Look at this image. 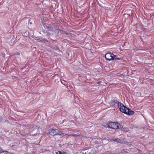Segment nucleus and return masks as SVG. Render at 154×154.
I'll use <instances>...</instances> for the list:
<instances>
[{
    "label": "nucleus",
    "mask_w": 154,
    "mask_h": 154,
    "mask_svg": "<svg viewBox=\"0 0 154 154\" xmlns=\"http://www.w3.org/2000/svg\"><path fill=\"white\" fill-rule=\"evenodd\" d=\"M119 124L116 122H110L107 124V127L108 128L113 129H116L119 128Z\"/></svg>",
    "instance_id": "nucleus-1"
},
{
    "label": "nucleus",
    "mask_w": 154,
    "mask_h": 154,
    "mask_svg": "<svg viewBox=\"0 0 154 154\" xmlns=\"http://www.w3.org/2000/svg\"><path fill=\"white\" fill-rule=\"evenodd\" d=\"M118 106L121 112L124 113H126L128 108L125 106L122 103H118Z\"/></svg>",
    "instance_id": "nucleus-2"
},
{
    "label": "nucleus",
    "mask_w": 154,
    "mask_h": 154,
    "mask_svg": "<svg viewBox=\"0 0 154 154\" xmlns=\"http://www.w3.org/2000/svg\"><path fill=\"white\" fill-rule=\"evenodd\" d=\"M113 55H114L113 54L108 53L106 54L105 57L106 60L111 61L114 60V58H113Z\"/></svg>",
    "instance_id": "nucleus-3"
},
{
    "label": "nucleus",
    "mask_w": 154,
    "mask_h": 154,
    "mask_svg": "<svg viewBox=\"0 0 154 154\" xmlns=\"http://www.w3.org/2000/svg\"><path fill=\"white\" fill-rule=\"evenodd\" d=\"M95 152V150L94 149L89 148L83 151L82 153L83 154H94Z\"/></svg>",
    "instance_id": "nucleus-4"
},
{
    "label": "nucleus",
    "mask_w": 154,
    "mask_h": 154,
    "mask_svg": "<svg viewBox=\"0 0 154 154\" xmlns=\"http://www.w3.org/2000/svg\"><path fill=\"white\" fill-rule=\"evenodd\" d=\"M57 132H58V130L55 129H52L49 131V134L52 136L57 135Z\"/></svg>",
    "instance_id": "nucleus-5"
},
{
    "label": "nucleus",
    "mask_w": 154,
    "mask_h": 154,
    "mask_svg": "<svg viewBox=\"0 0 154 154\" xmlns=\"http://www.w3.org/2000/svg\"><path fill=\"white\" fill-rule=\"evenodd\" d=\"M134 113V112L133 111H132L130 109L127 108L126 111V113L125 114H126L128 115H133Z\"/></svg>",
    "instance_id": "nucleus-6"
},
{
    "label": "nucleus",
    "mask_w": 154,
    "mask_h": 154,
    "mask_svg": "<svg viewBox=\"0 0 154 154\" xmlns=\"http://www.w3.org/2000/svg\"><path fill=\"white\" fill-rule=\"evenodd\" d=\"M119 103V102L117 100H112L110 101V104L111 105L113 106L114 105H115L117 103L118 104V103Z\"/></svg>",
    "instance_id": "nucleus-7"
},
{
    "label": "nucleus",
    "mask_w": 154,
    "mask_h": 154,
    "mask_svg": "<svg viewBox=\"0 0 154 154\" xmlns=\"http://www.w3.org/2000/svg\"><path fill=\"white\" fill-rule=\"evenodd\" d=\"M111 140L112 141H114V142H117L118 143H122V141L120 139H119L118 138L112 139Z\"/></svg>",
    "instance_id": "nucleus-8"
},
{
    "label": "nucleus",
    "mask_w": 154,
    "mask_h": 154,
    "mask_svg": "<svg viewBox=\"0 0 154 154\" xmlns=\"http://www.w3.org/2000/svg\"><path fill=\"white\" fill-rule=\"evenodd\" d=\"M72 136L73 137H76L77 138L81 139V140H82L84 137L83 136L81 135L74 134L72 135Z\"/></svg>",
    "instance_id": "nucleus-9"
},
{
    "label": "nucleus",
    "mask_w": 154,
    "mask_h": 154,
    "mask_svg": "<svg viewBox=\"0 0 154 154\" xmlns=\"http://www.w3.org/2000/svg\"><path fill=\"white\" fill-rule=\"evenodd\" d=\"M113 58H114V60L116 59L117 60H122V58H119L118 57L117 55H113Z\"/></svg>",
    "instance_id": "nucleus-10"
},
{
    "label": "nucleus",
    "mask_w": 154,
    "mask_h": 154,
    "mask_svg": "<svg viewBox=\"0 0 154 154\" xmlns=\"http://www.w3.org/2000/svg\"><path fill=\"white\" fill-rule=\"evenodd\" d=\"M57 135H59L60 136H64L65 135H66V134H64L63 133H62L61 131L58 130V132H57Z\"/></svg>",
    "instance_id": "nucleus-11"
},
{
    "label": "nucleus",
    "mask_w": 154,
    "mask_h": 154,
    "mask_svg": "<svg viewBox=\"0 0 154 154\" xmlns=\"http://www.w3.org/2000/svg\"><path fill=\"white\" fill-rule=\"evenodd\" d=\"M57 154H68L66 152H62L61 151H58L56 152Z\"/></svg>",
    "instance_id": "nucleus-12"
},
{
    "label": "nucleus",
    "mask_w": 154,
    "mask_h": 154,
    "mask_svg": "<svg viewBox=\"0 0 154 154\" xmlns=\"http://www.w3.org/2000/svg\"><path fill=\"white\" fill-rule=\"evenodd\" d=\"M38 42H45L44 39H42V38H39L38 39Z\"/></svg>",
    "instance_id": "nucleus-13"
},
{
    "label": "nucleus",
    "mask_w": 154,
    "mask_h": 154,
    "mask_svg": "<svg viewBox=\"0 0 154 154\" xmlns=\"http://www.w3.org/2000/svg\"><path fill=\"white\" fill-rule=\"evenodd\" d=\"M6 152V151H3L1 148H0V153Z\"/></svg>",
    "instance_id": "nucleus-14"
}]
</instances>
